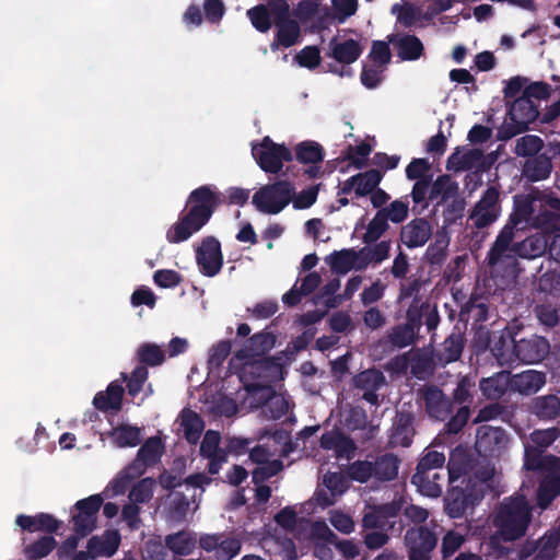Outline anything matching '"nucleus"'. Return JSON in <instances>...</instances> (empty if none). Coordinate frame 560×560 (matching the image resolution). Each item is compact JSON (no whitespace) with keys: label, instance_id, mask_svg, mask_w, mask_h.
<instances>
[{"label":"nucleus","instance_id":"29","mask_svg":"<svg viewBox=\"0 0 560 560\" xmlns=\"http://www.w3.org/2000/svg\"><path fill=\"white\" fill-rule=\"evenodd\" d=\"M389 252L390 241H381L374 246L362 247L357 250V270H364L372 262L381 264L389 257Z\"/></svg>","mask_w":560,"mask_h":560},{"label":"nucleus","instance_id":"15","mask_svg":"<svg viewBox=\"0 0 560 560\" xmlns=\"http://www.w3.org/2000/svg\"><path fill=\"white\" fill-rule=\"evenodd\" d=\"M550 345L545 337L530 335L529 337H515L514 362L521 361L526 364L538 363L549 353Z\"/></svg>","mask_w":560,"mask_h":560},{"label":"nucleus","instance_id":"22","mask_svg":"<svg viewBox=\"0 0 560 560\" xmlns=\"http://www.w3.org/2000/svg\"><path fill=\"white\" fill-rule=\"evenodd\" d=\"M489 300L481 294H471L459 312L460 322H472V325H479L488 319Z\"/></svg>","mask_w":560,"mask_h":560},{"label":"nucleus","instance_id":"1","mask_svg":"<svg viewBox=\"0 0 560 560\" xmlns=\"http://www.w3.org/2000/svg\"><path fill=\"white\" fill-rule=\"evenodd\" d=\"M225 198L215 185L207 184L191 190L185 210L166 232L167 242L178 244L199 232L210 221L218 207L225 203Z\"/></svg>","mask_w":560,"mask_h":560},{"label":"nucleus","instance_id":"61","mask_svg":"<svg viewBox=\"0 0 560 560\" xmlns=\"http://www.w3.org/2000/svg\"><path fill=\"white\" fill-rule=\"evenodd\" d=\"M232 350L231 340H221L212 346L208 359V363L211 368H220L226 358L230 355Z\"/></svg>","mask_w":560,"mask_h":560},{"label":"nucleus","instance_id":"3","mask_svg":"<svg viewBox=\"0 0 560 560\" xmlns=\"http://www.w3.org/2000/svg\"><path fill=\"white\" fill-rule=\"evenodd\" d=\"M535 201L532 195H520L514 197L513 210L508 222L501 229L494 243L491 246L492 259H495L501 253L506 252L511 241L520 237L530 224L534 225Z\"/></svg>","mask_w":560,"mask_h":560},{"label":"nucleus","instance_id":"63","mask_svg":"<svg viewBox=\"0 0 560 560\" xmlns=\"http://www.w3.org/2000/svg\"><path fill=\"white\" fill-rule=\"evenodd\" d=\"M148 369L144 365H137L131 372L127 382V390L131 397H136L141 390L148 380Z\"/></svg>","mask_w":560,"mask_h":560},{"label":"nucleus","instance_id":"57","mask_svg":"<svg viewBox=\"0 0 560 560\" xmlns=\"http://www.w3.org/2000/svg\"><path fill=\"white\" fill-rule=\"evenodd\" d=\"M383 212V215L387 221H392L393 223H401L404 222L409 213V207L407 202L401 200H394L389 203L388 207L380 209Z\"/></svg>","mask_w":560,"mask_h":560},{"label":"nucleus","instance_id":"17","mask_svg":"<svg viewBox=\"0 0 560 560\" xmlns=\"http://www.w3.org/2000/svg\"><path fill=\"white\" fill-rule=\"evenodd\" d=\"M524 468L529 471L560 472V457L545 454L533 445L525 446Z\"/></svg>","mask_w":560,"mask_h":560},{"label":"nucleus","instance_id":"32","mask_svg":"<svg viewBox=\"0 0 560 560\" xmlns=\"http://www.w3.org/2000/svg\"><path fill=\"white\" fill-rule=\"evenodd\" d=\"M512 389L521 394H533L538 392L546 383V375L541 372L528 370L520 374L511 375Z\"/></svg>","mask_w":560,"mask_h":560},{"label":"nucleus","instance_id":"43","mask_svg":"<svg viewBox=\"0 0 560 560\" xmlns=\"http://www.w3.org/2000/svg\"><path fill=\"white\" fill-rule=\"evenodd\" d=\"M353 386L362 390H378L386 383L385 375L377 369L364 370L352 378Z\"/></svg>","mask_w":560,"mask_h":560},{"label":"nucleus","instance_id":"33","mask_svg":"<svg viewBox=\"0 0 560 560\" xmlns=\"http://www.w3.org/2000/svg\"><path fill=\"white\" fill-rule=\"evenodd\" d=\"M552 171L551 159L546 153H540L526 160L523 174L530 182L547 179Z\"/></svg>","mask_w":560,"mask_h":560},{"label":"nucleus","instance_id":"9","mask_svg":"<svg viewBox=\"0 0 560 560\" xmlns=\"http://www.w3.org/2000/svg\"><path fill=\"white\" fill-rule=\"evenodd\" d=\"M421 307L411 303L406 312V322L395 325L387 334L388 342L398 349L415 343L420 328L422 327Z\"/></svg>","mask_w":560,"mask_h":560},{"label":"nucleus","instance_id":"6","mask_svg":"<svg viewBox=\"0 0 560 560\" xmlns=\"http://www.w3.org/2000/svg\"><path fill=\"white\" fill-rule=\"evenodd\" d=\"M547 249V242L544 237L532 235L522 241H511L508 249L501 253L495 259H492L491 248L487 255V262L491 269L501 265L512 266L516 257L533 259L542 256Z\"/></svg>","mask_w":560,"mask_h":560},{"label":"nucleus","instance_id":"56","mask_svg":"<svg viewBox=\"0 0 560 560\" xmlns=\"http://www.w3.org/2000/svg\"><path fill=\"white\" fill-rule=\"evenodd\" d=\"M373 464L370 460H355L348 468L349 477L358 482L364 483L374 477Z\"/></svg>","mask_w":560,"mask_h":560},{"label":"nucleus","instance_id":"21","mask_svg":"<svg viewBox=\"0 0 560 560\" xmlns=\"http://www.w3.org/2000/svg\"><path fill=\"white\" fill-rule=\"evenodd\" d=\"M16 525L23 530L27 532H45L47 534L57 533L62 525L61 521H58L51 514L38 513L34 516L20 514L15 521Z\"/></svg>","mask_w":560,"mask_h":560},{"label":"nucleus","instance_id":"40","mask_svg":"<svg viewBox=\"0 0 560 560\" xmlns=\"http://www.w3.org/2000/svg\"><path fill=\"white\" fill-rule=\"evenodd\" d=\"M294 154L301 164H320L325 158V150L318 142L305 140L295 145Z\"/></svg>","mask_w":560,"mask_h":560},{"label":"nucleus","instance_id":"35","mask_svg":"<svg viewBox=\"0 0 560 560\" xmlns=\"http://www.w3.org/2000/svg\"><path fill=\"white\" fill-rule=\"evenodd\" d=\"M276 26L278 30L270 44L272 51H277L280 47L289 48L298 43L301 31L295 20L279 23Z\"/></svg>","mask_w":560,"mask_h":560},{"label":"nucleus","instance_id":"4","mask_svg":"<svg viewBox=\"0 0 560 560\" xmlns=\"http://www.w3.org/2000/svg\"><path fill=\"white\" fill-rule=\"evenodd\" d=\"M483 498L482 492L470 478H464L462 485H450L444 497V511L451 518L463 517Z\"/></svg>","mask_w":560,"mask_h":560},{"label":"nucleus","instance_id":"25","mask_svg":"<svg viewBox=\"0 0 560 560\" xmlns=\"http://www.w3.org/2000/svg\"><path fill=\"white\" fill-rule=\"evenodd\" d=\"M389 42L394 45L397 56L401 60H418L424 50L422 42L416 35H392Z\"/></svg>","mask_w":560,"mask_h":560},{"label":"nucleus","instance_id":"46","mask_svg":"<svg viewBox=\"0 0 560 560\" xmlns=\"http://www.w3.org/2000/svg\"><path fill=\"white\" fill-rule=\"evenodd\" d=\"M372 150V145L368 142H361L355 147L349 144L346 152L341 156V160L350 161L351 165L355 170H362L366 166L368 156L371 154Z\"/></svg>","mask_w":560,"mask_h":560},{"label":"nucleus","instance_id":"18","mask_svg":"<svg viewBox=\"0 0 560 560\" xmlns=\"http://www.w3.org/2000/svg\"><path fill=\"white\" fill-rule=\"evenodd\" d=\"M432 235V226L424 218H416L404 225L400 231V241L408 248L423 246Z\"/></svg>","mask_w":560,"mask_h":560},{"label":"nucleus","instance_id":"45","mask_svg":"<svg viewBox=\"0 0 560 560\" xmlns=\"http://www.w3.org/2000/svg\"><path fill=\"white\" fill-rule=\"evenodd\" d=\"M384 173L380 170H369L357 174V197H364L373 192V190L380 185Z\"/></svg>","mask_w":560,"mask_h":560},{"label":"nucleus","instance_id":"48","mask_svg":"<svg viewBox=\"0 0 560 560\" xmlns=\"http://www.w3.org/2000/svg\"><path fill=\"white\" fill-rule=\"evenodd\" d=\"M166 547L175 555L187 556L195 547V539L185 532H178L165 537Z\"/></svg>","mask_w":560,"mask_h":560},{"label":"nucleus","instance_id":"11","mask_svg":"<svg viewBox=\"0 0 560 560\" xmlns=\"http://www.w3.org/2000/svg\"><path fill=\"white\" fill-rule=\"evenodd\" d=\"M405 544L409 560H431V552L436 547L438 537L429 527L418 526L407 529Z\"/></svg>","mask_w":560,"mask_h":560},{"label":"nucleus","instance_id":"54","mask_svg":"<svg viewBox=\"0 0 560 560\" xmlns=\"http://www.w3.org/2000/svg\"><path fill=\"white\" fill-rule=\"evenodd\" d=\"M154 485V479L150 477L139 480L129 492L130 501L136 504L149 502L153 497Z\"/></svg>","mask_w":560,"mask_h":560},{"label":"nucleus","instance_id":"36","mask_svg":"<svg viewBox=\"0 0 560 560\" xmlns=\"http://www.w3.org/2000/svg\"><path fill=\"white\" fill-rule=\"evenodd\" d=\"M373 464L374 477L380 481H392L398 475L399 458L393 453H385L376 457Z\"/></svg>","mask_w":560,"mask_h":560},{"label":"nucleus","instance_id":"10","mask_svg":"<svg viewBox=\"0 0 560 560\" xmlns=\"http://www.w3.org/2000/svg\"><path fill=\"white\" fill-rule=\"evenodd\" d=\"M494 160L492 154L486 155L481 149L471 148L462 151L457 148L447 158L446 168L454 172L470 171L472 168L479 172H488L492 167Z\"/></svg>","mask_w":560,"mask_h":560},{"label":"nucleus","instance_id":"24","mask_svg":"<svg viewBox=\"0 0 560 560\" xmlns=\"http://www.w3.org/2000/svg\"><path fill=\"white\" fill-rule=\"evenodd\" d=\"M330 52L328 54L329 57L334 58L338 63H341L343 67L349 66L353 62H355L362 51L363 48L353 38L346 39L342 43H338L337 38L334 37L330 43Z\"/></svg>","mask_w":560,"mask_h":560},{"label":"nucleus","instance_id":"12","mask_svg":"<svg viewBox=\"0 0 560 560\" xmlns=\"http://www.w3.org/2000/svg\"><path fill=\"white\" fill-rule=\"evenodd\" d=\"M418 395L423 401L427 415L436 421L450 420L453 412V401L439 386L424 385L418 390Z\"/></svg>","mask_w":560,"mask_h":560},{"label":"nucleus","instance_id":"37","mask_svg":"<svg viewBox=\"0 0 560 560\" xmlns=\"http://www.w3.org/2000/svg\"><path fill=\"white\" fill-rule=\"evenodd\" d=\"M180 427L183 428L186 441L189 444H196L201 436L205 422L196 411L185 408L180 412Z\"/></svg>","mask_w":560,"mask_h":560},{"label":"nucleus","instance_id":"39","mask_svg":"<svg viewBox=\"0 0 560 560\" xmlns=\"http://www.w3.org/2000/svg\"><path fill=\"white\" fill-rule=\"evenodd\" d=\"M326 262L334 272L339 275H345L352 269L357 270V250L353 248L334 250L326 257Z\"/></svg>","mask_w":560,"mask_h":560},{"label":"nucleus","instance_id":"27","mask_svg":"<svg viewBox=\"0 0 560 560\" xmlns=\"http://www.w3.org/2000/svg\"><path fill=\"white\" fill-rule=\"evenodd\" d=\"M120 535L117 530H106L103 537L92 536L86 544V549L95 559L97 557H112L118 550Z\"/></svg>","mask_w":560,"mask_h":560},{"label":"nucleus","instance_id":"31","mask_svg":"<svg viewBox=\"0 0 560 560\" xmlns=\"http://www.w3.org/2000/svg\"><path fill=\"white\" fill-rule=\"evenodd\" d=\"M508 116L510 119H518L525 126L529 127L538 116V105L523 95L516 97L509 106Z\"/></svg>","mask_w":560,"mask_h":560},{"label":"nucleus","instance_id":"5","mask_svg":"<svg viewBox=\"0 0 560 560\" xmlns=\"http://www.w3.org/2000/svg\"><path fill=\"white\" fill-rule=\"evenodd\" d=\"M294 195V186L289 180H277L259 188L252 202L262 213L278 214L292 201Z\"/></svg>","mask_w":560,"mask_h":560},{"label":"nucleus","instance_id":"23","mask_svg":"<svg viewBox=\"0 0 560 560\" xmlns=\"http://www.w3.org/2000/svg\"><path fill=\"white\" fill-rule=\"evenodd\" d=\"M547 207L535 214L534 226L542 230H550L560 222V198L551 194L542 195L540 199Z\"/></svg>","mask_w":560,"mask_h":560},{"label":"nucleus","instance_id":"49","mask_svg":"<svg viewBox=\"0 0 560 560\" xmlns=\"http://www.w3.org/2000/svg\"><path fill=\"white\" fill-rule=\"evenodd\" d=\"M57 546L52 536H43L38 540L27 545L24 549L28 560H38L48 556Z\"/></svg>","mask_w":560,"mask_h":560},{"label":"nucleus","instance_id":"55","mask_svg":"<svg viewBox=\"0 0 560 560\" xmlns=\"http://www.w3.org/2000/svg\"><path fill=\"white\" fill-rule=\"evenodd\" d=\"M526 130H528V127L522 124V121L516 118L510 119L506 115L503 124L498 128L497 139L500 141H508Z\"/></svg>","mask_w":560,"mask_h":560},{"label":"nucleus","instance_id":"16","mask_svg":"<svg viewBox=\"0 0 560 560\" xmlns=\"http://www.w3.org/2000/svg\"><path fill=\"white\" fill-rule=\"evenodd\" d=\"M520 328L516 325H508L501 330L493 331L490 352L500 365L514 363L515 337L518 336Z\"/></svg>","mask_w":560,"mask_h":560},{"label":"nucleus","instance_id":"50","mask_svg":"<svg viewBox=\"0 0 560 560\" xmlns=\"http://www.w3.org/2000/svg\"><path fill=\"white\" fill-rule=\"evenodd\" d=\"M544 141L539 136L526 135L516 140L515 153L523 158H533L540 154Z\"/></svg>","mask_w":560,"mask_h":560},{"label":"nucleus","instance_id":"59","mask_svg":"<svg viewBox=\"0 0 560 560\" xmlns=\"http://www.w3.org/2000/svg\"><path fill=\"white\" fill-rule=\"evenodd\" d=\"M294 59L299 66L313 70L320 63V50L317 46H305Z\"/></svg>","mask_w":560,"mask_h":560},{"label":"nucleus","instance_id":"14","mask_svg":"<svg viewBox=\"0 0 560 560\" xmlns=\"http://www.w3.org/2000/svg\"><path fill=\"white\" fill-rule=\"evenodd\" d=\"M196 261L200 272L206 277L217 276L223 266L221 243L214 236H207L196 249Z\"/></svg>","mask_w":560,"mask_h":560},{"label":"nucleus","instance_id":"51","mask_svg":"<svg viewBox=\"0 0 560 560\" xmlns=\"http://www.w3.org/2000/svg\"><path fill=\"white\" fill-rule=\"evenodd\" d=\"M163 444L160 438H149L138 450L137 456L148 466L154 465L161 457Z\"/></svg>","mask_w":560,"mask_h":560},{"label":"nucleus","instance_id":"7","mask_svg":"<svg viewBox=\"0 0 560 560\" xmlns=\"http://www.w3.org/2000/svg\"><path fill=\"white\" fill-rule=\"evenodd\" d=\"M252 154L259 167L270 174H278L283 167V162L293 160V153L285 144L276 143L268 136L253 145Z\"/></svg>","mask_w":560,"mask_h":560},{"label":"nucleus","instance_id":"64","mask_svg":"<svg viewBox=\"0 0 560 560\" xmlns=\"http://www.w3.org/2000/svg\"><path fill=\"white\" fill-rule=\"evenodd\" d=\"M560 545V532H552L547 536L535 556V560H551L555 557V551Z\"/></svg>","mask_w":560,"mask_h":560},{"label":"nucleus","instance_id":"28","mask_svg":"<svg viewBox=\"0 0 560 560\" xmlns=\"http://www.w3.org/2000/svg\"><path fill=\"white\" fill-rule=\"evenodd\" d=\"M125 389L117 381L110 382L105 392H98L93 398V405L100 411H119L121 409Z\"/></svg>","mask_w":560,"mask_h":560},{"label":"nucleus","instance_id":"53","mask_svg":"<svg viewBox=\"0 0 560 560\" xmlns=\"http://www.w3.org/2000/svg\"><path fill=\"white\" fill-rule=\"evenodd\" d=\"M252 25L261 33H266L272 25L271 15L265 4H258L247 11Z\"/></svg>","mask_w":560,"mask_h":560},{"label":"nucleus","instance_id":"42","mask_svg":"<svg viewBox=\"0 0 560 560\" xmlns=\"http://www.w3.org/2000/svg\"><path fill=\"white\" fill-rule=\"evenodd\" d=\"M445 464V455L438 451H428L424 453L419 459L416 472L413 474V479L418 482H422V475L429 474L432 470H443Z\"/></svg>","mask_w":560,"mask_h":560},{"label":"nucleus","instance_id":"8","mask_svg":"<svg viewBox=\"0 0 560 560\" xmlns=\"http://www.w3.org/2000/svg\"><path fill=\"white\" fill-rule=\"evenodd\" d=\"M475 383L468 376H463L457 382V385L452 394V401L460 405L456 413L453 415L450 420L445 423V431L450 434L459 433L463 428L467 424L470 418V404L472 402V388Z\"/></svg>","mask_w":560,"mask_h":560},{"label":"nucleus","instance_id":"30","mask_svg":"<svg viewBox=\"0 0 560 560\" xmlns=\"http://www.w3.org/2000/svg\"><path fill=\"white\" fill-rule=\"evenodd\" d=\"M560 495L559 472H548L538 485L536 490V503L541 510H546L552 501Z\"/></svg>","mask_w":560,"mask_h":560},{"label":"nucleus","instance_id":"62","mask_svg":"<svg viewBox=\"0 0 560 560\" xmlns=\"http://www.w3.org/2000/svg\"><path fill=\"white\" fill-rule=\"evenodd\" d=\"M282 462L279 459H275L266 463L260 467L255 468L252 474L253 482L255 485L262 483L264 481L276 476L282 469Z\"/></svg>","mask_w":560,"mask_h":560},{"label":"nucleus","instance_id":"41","mask_svg":"<svg viewBox=\"0 0 560 560\" xmlns=\"http://www.w3.org/2000/svg\"><path fill=\"white\" fill-rule=\"evenodd\" d=\"M108 435L113 439L114 443L118 447H135L140 444L141 429L130 424H120L113 428Z\"/></svg>","mask_w":560,"mask_h":560},{"label":"nucleus","instance_id":"58","mask_svg":"<svg viewBox=\"0 0 560 560\" xmlns=\"http://www.w3.org/2000/svg\"><path fill=\"white\" fill-rule=\"evenodd\" d=\"M323 485L332 493V495H341L348 489L346 477L340 471H328L323 476Z\"/></svg>","mask_w":560,"mask_h":560},{"label":"nucleus","instance_id":"20","mask_svg":"<svg viewBox=\"0 0 560 560\" xmlns=\"http://www.w3.org/2000/svg\"><path fill=\"white\" fill-rule=\"evenodd\" d=\"M413 422L415 416L411 412L398 411L389 438L390 444L409 447L416 433Z\"/></svg>","mask_w":560,"mask_h":560},{"label":"nucleus","instance_id":"38","mask_svg":"<svg viewBox=\"0 0 560 560\" xmlns=\"http://www.w3.org/2000/svg\"><path fill=\"white\" fill-rule=\"evenodd\" d=\"M530 412L541 420H552L560 416V398L556 395L536 397Z\"/></svg>","mask_w":560,"mask_h":560},{"label":"nucleus","instance_id":"19","mask_svg":"<svg viewBox=\"0 0 560 560\" xmlns=\"http://www.w3.org/2000/svg\"><path fill=\"white\" fill-rule=\"evenodd\" d=\"M276 341L277 337L273 332L261 330L249 337L246 345L236 352L235 357L241 360L262 357L275 347Z\"/></svg>","mask_w":560,"mask_h":560},{"label":"nucleus","instance_id":"44","mask_svg":"<svg viewBox=\"0 0 560 560\" xmlns=\"http://www.w3.org/2000/svg\"><path fill=\"white\" fill-rule=\"evenodd\" d=\"M464 346V336L460 332H452L442 343L441 360L445 363L456 362L462 357Z\"/></svg>","mask_w":560,"mask_h":560},{"label":"nucleus","instance_id":"34","mask_svg":"<svg viewBox=\"0 0 560 560\" xmlns=\"http://www.w3.org/2000/svg\"><path fill=\"white\" fill-rule=\"evenodd\" d=\"M446 472L440 469L432 470L422 475V482H418L411 477V483L417 487L418 491L430 498H439L443 491Z\"/></svg>","mask_w":560,"mask_h":560},{"label":"nucleus","instance_id":"26","mask_svg":"<svg viewBox=\"0 0 560 560\" xmlns=\"http://www.w3.org/2000/svg\"><path fill=\"white\" fill-rule=\"evenodd\" d=\"M479 388L488 399L501 398L509 388L512 389V377L509 371H500L479 382Z\"/></svg>","mask_w":560,"mask_h":560},{"label":"nucleus","instance_id":"52","mask_svg":"<svg viewBox=\"0 0 560 560\" xmlns=\"http://www.w3.org/2000/svg\"><path fill=\"white\" fill-rule=\"evenodd\" d=\"M140 365L156 366L164 362L165 355L162 349L155 343H143L137 351Z\"/></svg>","mask_w":560,"mask_h":560},{"label":"nucleus","instance_id":"13","mask_svg":"<svg viewBox=\"0 0 560 560\" xmlns=\"http://www.w3.org/2000/svg\"><path fill=\"white\" fill-rule=\"evenodd\" d=\"M500 212L499 189L494 186H490L475 205L469 219L472 220L475 228L485 229L499 218Z\"/></svg>","mask_w":560,"mask_h":560},{"label":"nucleus","instance_id":"47","mask_svg":"<svg viewBox=\"0 0 560 560\" xmlns=\"http://www.w3.org/2000/svg\"><path fill=\"white\" fill-rule=\"evenodd\" d=\"M388 229V221L383 215V212L377 210L374 218L369 222L366 232L362 236L363 243L366 245L376 243L384 235V233L387 232Z\"/></svg>","mask_w":560,"mask_h":560},{"label":"nucleus","instance_id":"60","mask_svg":"<svg viewBox=\"0 0 560 560\" xmlns=\"http://www.w3.org/2000/svg\"><path fill=\"white\" fill-rule=\"evenodd\" d=\"M220 433L217 431L209 430L206 432L203 440L200 444V455L202 457L215 456L222 453H226L220 448Z\"/></svg>","mask_w":560,"mask_h":560},{"label":"nucleus","instance_id":"2","mask_svg":"<svg viewBox=\"0 0 560 560\" xmlns=\"http://www.w3.org/2000/svg\"><path fill=\"white\" fill-rule=\"evenodd\" d=\"M533 506L524 494H514L504 498L495 509L493 526L497 532L490 537L492 549H499L500 555L505 549L499 546L500 538L504 541H514L525 536L532 522Z\"/></svg>","mask_w":560,"mask_h":560}]
</instances>
